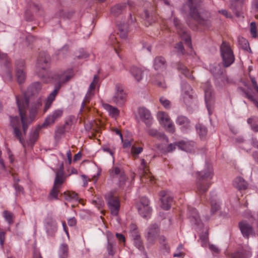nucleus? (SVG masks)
I'll use <instances>...</instances> for the list:
<instances>
[{"instance_id":"nucleus-1","label":"nucleus","mask_w":258,"mask_h":258,"mask_svg":"<svg viewBox=\"0 0 258 258\" xmlns=\"http://www.w3.org/2000/svg\"><path fill=\"white\" fill-rule=\"evenodd\" d=\"M203 0H187L181 8L183 13H186V7L188 9V15L186 18V23L191 28H197V24L210 28L212 26V16L208 10L201 8Z\"/></svg>"},{"instance_id":"nucleus-2","label":"nucleus","mask_w":258,"mask_h":258,"mask_svg":"<svg viewBox=\"0 0 258 258\" xmlns=\"http://www.w3.org/2000/svg\"><path fill=\"white\" fill-rule=\"evenodd\" d=\"M29 100L30 98L28 97L26 94H24L22 96H16L17 103L22 124L23 132L25 135L29 125L26 117V110L29 106Z\"/></svg>"},{"instance_id":"nucleus-3","label":"nucleus","mask_w":258,"mask_h":258,"mask_svg":"<svg viewBox=\"0 0 258 258\" xmlns=\"http://www.w3.org/2000/svg\"><path fill=\"white\" fill-rule=\"evenodd\" d=\"M197 192L200 195H203L208 189L210 186L209 180L211 179L213 175L212 169H208L205 171L197 173Z\"/></svg>"},{"instance_id":"nucleus-4","label":"nucleus","mask_w":258,"mask_h":258,"mask_svg":"<svg viewBox=\"0 0 258 258\" xmlns=\"http://www.w3.org/2000/svg\"><path fill=\"white\" fill-rule=\"evenodd\" d=\"M66 176L63 171V165L61 164L60 168L56 172L53 187L49 194L50 199H57L58 192L62 185L65 182Z\"/></svg>"},{"instance_id":"nucleus-5","label":"nucleus","mask_w":258,"mask_h":258,"mask_svg":"<svg viewBox=\"0 0 258 258\" xmlns=\"http://www.w3.org/2000/svg\"><path fill=\"white\" fill-rule=\"evenodd\" d=\"M209 70L213 74L215 81L218 85L222 86L228 82L226 71L220 63L210 65Z\"/></svg>"},{"instance_id":"nucleus-6","label":"nucleus","mask_w":258,"mask_h":258,"mask_svg":"<svg viewBox=\"0 0 258 258\" xmlns=\"http://www.w3.org/2000/svg\"><path fill=\"white\" fill-rule=\"evenodd\" d=\"M221 55L224 68L230 66L234 61L235 57L229 44L223 41L220 47Z\"/></svg>"},{"instance_id":"nucleus-7","label":"nucleus","mask_w":258,"mask_h":258,"mask_svg":"<svg viewBox=\"0 0 258 258\" xmlns=\"http://www.w3.org/2000/svg\"><path fill=\"white\" fill-rule=\"evenodd\" d=\"M51 62L50 56L45 51L40 52L37 58V70L39 76L44 77L47 75V69Z\"/></svg>"},{"instance_id":"nucleus-8","label":"nucleus","mask_w":258,"mask_h":258,"mask_svg":"<svg viewBox=\"0 0 258 258\" xmlns=\"http://www.w3.org/2000/svg\"><path fill=\"white\" fill-rule=\"evenodd\" d=\"M105 198L111 215L115 216H117L120 207L118 197L115 195L113 192H110L105 195Z\"/></svg>"},{"instance_id":"nucleus-9","label":"nucleus","mask_w":258,"mask_h":258,"mask_svg":"<svg viewBox=\"0 0 258 258\" xmlns=\"http://www.w3.org/2000/svg\"><path fill=\"white\" fill-rule=\"evenodd\" d=\"M159 233L160 228L159 226L156 224H151L148 228L145 235L147 241V245H154L159 237Z\"/></svg>"},{"instance_id":"nucleus-10","label":"nucleus","mask_w":258,"mask_h":258,"mask_svg":"<svg viewBox=\"0 0 258 258\" xmlns=\"http://www.w3.org/2000/svg\"><path fill=\"white\" fill-rule=\"evenodd\" d=\"M10 126L13 128V134L19 141L24 146L25 141L22 137V133L20 130V122L18 116H10Z\"/></svg>"},{"instance_id":"nucleus-11","label":"nucleus","mask_w":258,"mask_h":258,"mask_svg":"<svg viewBox=\"0 0 258 258\" xmlns=\"http://www.w3.org/2000/svg\"><path fill=\"white\" fill-rule=\"evenodd\" d=\"M173 23L175 27L176 28L178 33L179 35L181 36L182 39L185 41V44L187 46L191 48V42L190 37L182 26V25L180 23V21L176 17L173 18Z\"/></svg>"},{"instance_id":"nucleus-12","label":"nucleus","mask_w":258,"mask_h":258,"mask_svg":"<svg viewBox=\"0 0 258 258\" xmlns=\"http://www.w3.org/2000/svg\"><path fill=\"white\" fill-rule=\"evenodd\" d=\"M115 93L112 97V101L116 105L121 106L126 100V94L121 85L117 84L115 86Z\"/></svg>"},{"instance_id":"nucleus-13","label":"nucleus","mask_w":258,"mask_h":258,"mask_svg":"<svg viewBox=\"0 0 258 258\" xmlns=\"http://www.w3.org/2000/svg\"><path fill=\"white\" fill-rule=\"evenodd\" d=\"M140 169L142 170V175L140 177L142 182L148 184L153 183L154 182V177L151 175L144 159H142L141 160Z\"/></svg>"},{"instance_id":"nucleus-14","label":"nucleus","mask_w":258,"mask_h":258,"mask_svg":"<svg viewBox=\"0 0 258 258\" xmlns=\"http://www.w3.org/2000/svg\"><path fill=\"white\" fill-rule=\"evenodd\" d=\"M203 88L205 92V102L208 109L214 102V93L212 88V86L209 81H207L203 85Z\"/></svg>"},{"instance_id":"nucleus-15","label":"nucleus","mask_w":258,"mask_h":258,"mask_svg":"<svg viewBox=\"0 0 258 258\" xmlns=\"http://www.w3.org/2000/svg\"><path fill=\"white\" fill-rule=\"evenodd\" d=\"M159 196L161 197V208L165 210H169L173 202V198L170 192L167 190H162L159 192Z\"/></svg>"},{"instance_id":"nucleus-16","label":"nucleus","mask_w":258,"mask_h":258,"mask_svg":"<svg viewBox=\"0 0 258 258\" xmlns=\"http://www.w3.org/2000/svg\"><path fill=\"white\" fill-rule=\"evenodd\" d=\"M111 175L113 178H116L118 180V185L119 187H123L127 180L124 172L122 169L118 167H113L110 170Z\"/></svg>"},{"instance_id":"nucleus-17","label":"nucleus","mask_w":258,"mask_h":258,"mask_svg":"<svg viewBox=\"0 0 258 258\" xmlns=\"http://www.w3.org/2000/svg\"><path fill=\"white\" fill-rule=\"evenodd\" d=\"M138 113L140 119L143 121L146 126L150 127L153 122V118L150 111L145 107H140L138 109Z\"/></svg>"},{"instance_id":"nucleus-18","label":"nucleus","mask_w":258,"mask_h":258,"mask_svg":"<svg viewBox=\"0 0 258 258\" xmlns=\"http://www.w3.org/2000/svg\"><path fill=\"white\" fill-rule=\"evenodd\" d=\"M62 110L57 109L53 112V113L47 116L45 119L44 122L42 124L43 127H47V126L53 124L56 120L60 117L62 115Z\"/></svg>"},{"instance_id":"nucleus-19","label":"nucleus","mask_w":258,"mask_h":258,"mask_svg":"<svg viewBox=\"0 0 258 258\" xmlns=\"http://www.w3.org/2000/svg\"><path fill=\"white\" fill-rule=\"evenodd\" d=\"M239 227L243 236L245 237L248 238L249 236L254 234L252 227L246 221L240 222Z\"/></svg>"},{"instance_id":"nucleus-20","label":"nucleus","mask_w":258,"mask_h":258,"mask_svg":"<svg viewBox=\"0 0 258 258\" xmlns=\"http://www.w3.org/2000/svg\"><path fill=\"white\" fill-rule=\"evenodd\" d=\"M72 70H69L66 72H61L56 75V80L57 81L56 88L60 89L61 85L68 81L72 77Z\"/></svg>"},{"instance_id":"nucleus-21","label":"nucleus","mask_w":258,"mask_h":258,"mask_svg":"<svg viewBox=\"0 0 258 258\" xmlns=\"http://www.w3.org/2000/svg\"><path fill=\"white\" fill-rule=\"evenodd\" d=\"M176 68L177 71L184 76L188 80L194 81L195 77L191 72L184 64L181 62H178L176 64Z\"/></svg>"},{"instance_id":"nucleus-22","label":"nucleus","mask_w":258,"mask_h":258,"mask_svg":"<svg viewBox=\"0 0 258 258\" xmlns=\"http://www.w3.org/2000/svg\"><path fill=\"white\" fill-rule=\"evenodd\" d=\"M42 99L41 97H38L36 101L31 104L29 109L30 118H33L38 113L42 106Z\"/></svg>"},{"instance_id":"nucleus-23","label":"nucleus","mask_w":258,"mask_h":258,"mask_svg":"<svg viewBox=\"0 0 258 258\" xmlns=\"http://www.w3.org/2000/svg\"><path fill=\"white\" fill-rule=\"evenodd\" d=\"M99 77L98 75H95L94 76L93 80L90 85L88 93H87L86 96L85 97L84 101L82 103V108H84L85 107L86 103L89 102V98L90 96L93 95L92 91L95 90V89L96 88V86L97 84V83L99 81Z\"/></svg>"},{"instance_id":"nucleus-24","label":"nucleus","mask_w":258,"mask_h":258,"mask_svg":"<svg viewBox=\"0 0 258 258\" xmlns=\"http://www.w3.org/2000/svg\"><path fill=\"white\" fill-rule=\"evenodd\" d=\"M132 236L134 240V243L135 246L140 250H144L143 242L141 238V236L137 230L134 229L131 232Z\"/></svg>"},{"instance_id":"nucleus-25","label":"nucleus","mask_w":258,"mask_h":258,"mask_svg":"<svg viewBox=\"0 0 258 258\" xmlns=\"http://www.w3.org/2000/svg\"><path fill=\"white\" fill-rule=\"evenodd\" d=\"M46 220L47 233L49 235L52 236L54 235L57 230L56 223L50 217H47Z\"/></svg>"},{"instance_id":"nucleus-26","label":"nucleus","mask_w":258,"mask_h":258,"mask_svg":"<svg viewBox=\"0 0 258 258\" xmlns=\"http://www.w3.org/2000/svg\"><path fill=\"white\" fill-rule=\"evenodd\" d=\"M166 61L161 56H157L154 59V68L157 71H163L166 69Z\"/></svg>"},{"instance_id":"nucleus-27","label":"nucleus","mask_w":258,"mask_h":258,"mask_svg":"<svg viewBox=\"0 0 258 258\" xmlns=\"http://www.w3.org/2000/svg\"><path fill=\"white\" fill-rule=\"evenodd\" d=\"M45 127L41 125H38L33 132L30 135L29 140L27 142L28 145L33 147L36 142L38 139L39 131L41 128Z\"/></svg>"},{"instance_id":"nucleus-28","label":"nucleus","mask_w":258,"mask_h":258,"mask_svg":"<svg viewBox=\"0 0 258 258\" xmlns=\"http://www.w3.org/2000/svg\"><path fill=\"white\" fill-rule=\"evenodd\" d=\"M107 250L109 255H114L116 252V242L112 235L107 236Z\"/></svg>"},{"instance_id":"nucleus-29","label":"nucleus","mask_w":258,"mask_h":258,"mask_svg":"<svg viewBox=\"0 0 258 258\" xmlns=\"http://www.w3.org/2000/svg\"><path fill=\"white\" fill-rule=\"evenodd\" d=\"M244 0H231V8L237 17L240 16L241 10Z\"/></svg>"},{"instance_id":"nucleus-30","label":"nucleus","mask_w":258,"mask_h":258,"mask_svg":"<svg viewBox=\"0 0 258 258\" xmlns=\"http://www.w3.org/2000/svg\"><path fill=\"white\" fill-rule=\"evenodd\" d=\"M182 91L185 102H188L189 100L192 98V89L191 86L186 83L183 84L182 86Z\"/></svg>"},{"instance_id":"nucleus-31","label":"nucleus","mask_w":258,"mask_h":258,"mask_svg":"<svg viewBox=\"0 0 258 258\" xmlns=\"http://www.w3.org/2000/svg\"><path fill=\"white\" fill-rule=\"evenodd\" d=\"M130 72L137 82H140L142 79L143 71L141 68L136 66H132L130 69Z\"/></svg>"},{"instance_id":"nucleus-32","label":"nucleus","mask_w":258,"mask_h":258,"mask_svg":"<svg viewBox=\"0 0 258 258\" xmlns=\"http://www.w3.org/2000/svg\"><path fill=\"white\" fill-rule=\"evenodd\" d=\"M59 90V88H55V89L49 94L45 102V106L44 108V112H46L51 106L52 102L55 99V96L57 95Z\"/></svg>"},{"instance_id":"nucleus-33","label":"nucleus","mask_w":258,"mask_h":258,"mask_svg":"<svg viewBox=\"0 0 258 258\" xmlns=\"http://www.w3.org/2000/svg\"><path fill=\"white\" fill-rule=\"evenodd\" d=\"M233 184L239 190L246 189L248 186L247 182L241 177H236L234 180Z\"/></svg>"},{"instance_id":"nucleus-34","label":"nucleus","mask_w":258,"mask_h":258,"mask_svg":"<svg viewBox=\"0 0 258 258\" xmlns=\"http://www.w3.org/2000/svg\"><path fill=\"white\" fill-rule=\"evenodd\" d=\"M41 84L39 82L32 84L28 88V93L35 96L41 90Z\"/></svg>"},{"instance_id":"nucleus-35","label":"nucleus","mask_w":258,"mask_h":258,"mask_svg":"<svg viewBox=\"0 0 258 258\" xmlns=\"http://www.w3.org/2000/svg\"><path fill=\"white\" fill-rule=\"evenodd\" d=\"M148 134L153 137L157 139H163L167 142L168 141V138L164 134L159 133L154 128H149L147 131Z\"/></svg>"},{"instance_id":"nucleus-36","label":"nucleus","mask_w":258,"mask_h":258,"mask_svg":"<svg viewBox=\"0 0 258 258\" xmlns=\"http://www.w3.org/2000/svg\"><path fill=\"white\" fill-rule=\"evenodd\" d=\"M177 147H178L179 149L186 152H191L193 149V146L192 145L185 141L177 142Z\"/></svg>"},{"instance_id":"nucleus-37","label":"nucleus","mask_w":258,"mask_h":258,"mask_svg":"<svg viewBox=\"0 0 258 258\" xmlns=\"http://www.w3.org/2000/svg\"><path fill=\"white\" fill-rule=\"evenodd\" d=\"M125 8V4L116 5L111 9V13L114 16H117L121 14Z\"/></svg>"},{"instance_id":"nucleus-38","label":"nucleus","mask_w":258,"mask_h":258,"mask_svg":"<svg viewBox=\"0 0 258 258\" xmlns=\"http://www.w3.org/2000/svg\"><path fill=\"white\" fill-rule=\"evenodd\" d=\"M103 105L104 109L112 116H118L119 111L116 107H113L108 104H104Z\"/></svg>"},{"instance_id":"nucleus-39","label":"nucleus","mask_w":258,"mask_h":258,"mask_svg":"<svg viewBox=\"0 0 258 258\" xmlns=\"http://www.w3.org/2000/svg\"><path fill=\"white\" fill-rule=\"evenodd\" d=\"M176 123L186 128H188L190 126V121L189 119L186 117L182 115L178 117Z\"/></svg>"},{"instance_id":"nucleus-40","label":"nucleus","mask_w":258,"mask_h":258,"mask_svg":"<svg viewBox=\"0 0 258 258\" xmlns=\"http://www.w3.org/2000/svg\"><path fill=\"white\" fill-rule=\"evenodd\" d=\"M197 131L201 139H205L207 134V129L203 125L199 123L196 125Z\"/></svg>"},{"instance_id":"nucleus-41","label":"nucleus","mask_w":258,"mask_h":258,"mask_svg":"<svg viewBox=\"0 0 258 258\" xmlns=\"http://www.w3.org/2000/svg\"><path fill=\"white\" fill-rule=\"evenodd\" d=\"M189 217L191 218V221H193L195 224L199 225L200 220L199 218V214L196 209L192 208L189 213Z\"/></svg>"},{"instance_id":"nucleus-42","label":"nucleus","mask_w":258,"mask_h":258,"mask_svg":"<svg viewBox=\"0 0 258 258\" xmlns=\"http://www.w3.org/2000/svg\"><path fill=\"white\" fill-rule=\"evenodd\" d=\"M138 209L140 215L143 217H146L151 212L150 207L138 206Z\"/></svg>"},{"instance_id":"nucleus-43","label":"nucleus","mask_w":258,"mask_h":258,"mask_svg":"<svg viewBox=\"0 0 258 258\" xmlns=\"http://www.w3.org/2000/svg\"><path fill=\"white\" fill-rule=\"evenodd\" d=\"M118 29L120 37L122 39H125L127 37V25L123 24L122 25H118Z\"/></svg>"},{"instance_id":"nucleus-44","label":"nucleus","mask_w":258,"mask_h":258,"mask_svg":"<svg viewBox=\"0 0 258 258\" xmlns=\"http://www.w3.org/2000/svg\"><path fill=\"white\" fill-rule=\"evenodd\" d=\"M68 246L66 244L61 245L59 248L60 258H67L68 256Z\"/></svg>"},{"instance_id":"nucleus-45","label":"nucleus","mask_w":258,"mask_h":258,"mask_svg":"<svg viewBox=\"0 0 258 258\" xmlns=\"http://www.w3.org/2000/svg\"><path fill=\"white\" fill-rule=\"evenodd\" d=\"M238 42L242 49L247 51L249 50V51H251L248 41L246 39L243 37L239 38Z\"/></svg>"},{"instance_id":"nucleus-46","label":"nucleus","mask_w":258,"mask_h":258,"mask_svg":"<svg viewBox=\"0 0 258 258\" xmlns=\"http://www.w3.org/2000/svg\"><path fill=\"white\" fill-rule=\"evenodd\" d=\"M16 76L19 84L23 83L25 80V73L22 69L16 70Z\"/></svg>"},{"instance_id":"nucleus-47","label":"nucleus","mask_w":258,"mask_h":258,"mask_svg":"<svg viewBox=\"0 0 258 258\" xmlns=\"http://www.w3.org/2000/svg\"><path fill=\"white\" fill-rule=\"evenodd\" d=\"M143 150V148L141 147H137L135 144L132 146L131 153L132 156L136 158L138 157V155L141 153Z\"/></svg>"},{"instance_id":"nucleus-48","label":"nucleus","mask_w":258,"mask_h":258,"mask_svg":"<svg viewBox=\"0 0 258 258\" xmlns=\"http://www.w3.org/2000/svg\"><path fill=\"white\" fill-rule=\"evenodd\" d=\"M162 124L164 125L165 129L168 132L173 133L175 132L174 125L170 119Z\"/></svg>"},{"instance_id":"nucleus-49","label":"nucleus","mask_w":258,"mask_h":258,"mask_svg":"<svg viewBox=\"0 0 258 258\" xmlns=\"http://www.w3.org/2000/svg\"><path fill=\"white\" fill-rule=\"evenodd\" d=\"M67 131L65 127L59 126L57 127L55 132V138L59 139L62 135L64 134Z\"/></svg>"},{"instance_id":"nucleus-50","label":"nucleus","mask_w":258,"mask_h":258,"mask_svg":"<svg viewBox=\"0 0 258 258\" xmlns=\"http://www.w3.org/2000/svg\"><path fill=\"white\" fill-rule=\"evenodd\" d=\"M158 239H159V243H160V244L162 245L163 248L164 249H165L166 250H169V247L167 244L166 239L164 236H159Z\"/></svg>"},{"instance_id":"nucleus-51","label":"nucleus","mask_w":258,"mask_h":258,"mask_svg":"<svg viewBox=\"0 0 258 258\" xmlns=\"http://www.w3.org/2000/svg\"><path fill=\"white\" fill-rule=\"evenodd\" d=\"M158 117L162 124L168 121L170 119L168 115L163 112H161L158 114Z\"/></svg>"},{"instance_id":"nucleus-52","label":"nucleus","mask_w":258,"mask_h":258,"mask_svg":"<svg viewBox=\"0 0 258 258\" xmlns=\"http://www.w3.org/2000/svg\"><path fill=\"white\" fill-rule=\"evenodd\" d=\"M240 89L244 93V96L249 99V100H250L251 101H253L254 105L258 108V101L254 99L252 95H251L248 92L244 90L243 89L241 88H240Z\"/></svg>"},{"instance_id":"nucleus-53","label":"nucleus","mask_w":258,"mask_h":258,"mask_svg":"<svg viewBox=\"0 0 258 258\" xmlns=\"http://www.w3.org/2000/svg\"><path fill=\"white\" fill-rule=\"evenodd\" d=\"M250 34L252 35V37L256 38L257 37V27L256 25V23L254 22H252L250 24Z\"/></svg>"},{"instance_id":"nucleus-54","label":"nucleus","mask_w":258,"mask_h":258,"mask_svg":"<svg viewBox=\"0 0 258 258\" xmlns=\"http://www.w3.org/2000/svg\"><path fill=\"white\" fill-rule=\"evenodd\" d=\"M0 59L1 63L5 65L7 68H9L10 60L6 54L0 53Z\"/></svg>"},{"instance_id":"nucleus-55","label":"nucleus","mask_w":258,"mask_h":258,"mask_svg":"<svg viewBox=\"0 0 258 258\" xmlns=\"http://www.w3.org/2000/svg\"><path fill=\"white\" fill-rule=\"evenodd\" d=\"M175 48L177 49V52L179 54L184 55L185 54V49L181 42L177 43Z\"/></svg>"},{"instance_id":"nucleus-56","label":"nucleus","mask_w":258,"mask_h":258,"mask_svg":"<svg viewBox=\"0 0 258 258\" xmlns=\"http://www.w3.org/2000/svg\"><path fill=\"white\" fill-rule=\"evenodd\" d=\"M4 216L7 221L11 224L13 223V214L10 212L5 211L4 212Z\"/></svg>"},{"instance_id":"nucleus-57","label":"nucleus","mask_w":258,"mask_h":258,"mask_svg":"<svg viewBox=\"0 0 258 258\" xmlns=\"http://www.w3.org/2000/svg\"><path fill=\"white\" fill-rule=\"evenodd\" d=\"M211 212L214 214L220 210V205L216 201H211Z\"/></svg>"},{"instance_id":"nucleus-58","label":"nucleus","mask_w":258,"mask_h":258,"mask_svg":"<svg viewBox=\"0 0 258 258\" xmlns=\"http://www.w3.org/2000/svg\"><path fill=\"white\" fill-rule=\"evenodd\" d=\"M160 102L161 104L166 109H169L170 107V102L169 100L166 99L164 97H161L160 98Z\"/></svg>"},{"instance_id":"nucleus-59","label":"nucleus","mask_w":258,"mask_h":258,"mask_svg":"<svg viewBox=\"0 0 258 258\" xmlns=\"http://www.w3.org/2000/svg\"><path fill=\"white\" fill-rule=\"evenodd\" d=\"M40 9V7L38 4L32 3L29 5V7L28 10H30L33 13H35L37 12Z\"/></svg>"},{"instance_id":"nucleus-60","label":"nucleus","mask_w":258,"mask_h":258,"mask_svg":"<svg viewBox=\"0 0 258 258\" xmlns=\"http://www.w3.org/2000/svg\"><path fill=\"white\" fill-rule=\"evenodd\" d=\"M30 10H26L25 13V19L28 21H32L33 19V14Z\"/></svg>"},{"instance_id":"nucleus-61","label":"nucleus","mask_w":258,"mask_h":258,"mask_svg":"<svg viewBox=\"0 0 258 258\" xmlns=\"http://www.w3.org/2000/svg\"><path fill=\"white\" fill-rule=\"evenodd\" d=\"M230 257L231 258H245L243 253L239 251L231 253Z\"/></svg>"},{"instance_id":"nucleus-62","label":"nucleus","mask_w":258,"mask_h":258,"mask_svg":"<svg viewBox=\"0 0 258 258\" xmlns=\"http://www.w3.org/2000/svg\"><path fill=\"white\" fill-rule=\"evenodd\" d=\"M177 146V142L174 143V144H169L166 148L165 149V152H171L173 151L175 149L176 147Z\"/></svg>"},{"instance_id":"nucleus-63","label":"nucleus","mask_w":258,"mask_h":258,"mask_svg":"<svg viewBox=\"0 0 258 258\" xmlns=\"http://www.w3.org/2000/svg\"><path fill=\"white\" fill-rule=\"evenodd\" d=\"M149 200L147 198L144 197L141 199L140 203L138 206L149 207Z\"/></svg>"},{"instance_id":"nucleus-64","label":"nucleus","mask_w":258,"mask_h":258,"mask_svg":"<svg viewBox=\"0 0 258 258\" xmlns=\"http://www.w3.org/2000/svg\"><path fill=\"white\" fill-rule=\"evenodd\" d=\"M247 123L251 125L252 126V124H255L256 122H258V118L255 116H252L249 118H248Z\"/></svg>"}]
</instances>
